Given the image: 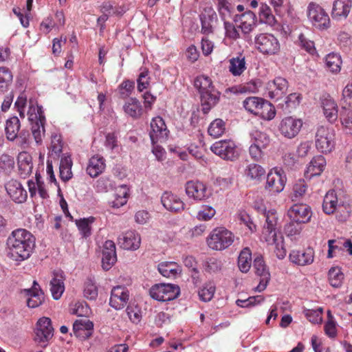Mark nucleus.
<instances>
[{
  "instance_id": "nucleus-35",
  "label": "nucleus",
  "mask_w": 352,
  "mask_h": 352,
  "mask_svg": "<svg viewBox=\"0 0 352 352\" xmlns=\"http://www.w3.org/2000/svg\"><path fill=\"white\" fill-rule=\"evenodd\" d=\"M124 113L133 119L140 118L142 113V107L138 100L135 98H129L124 104Z\"/></svg>"
},
{
  "instance_id": "nucleus-20",
  "label": "nucleus",
  "mask_w": 352,
  "mask_h": 352,
  "mask_svg": "<svg viewBox=\"0 0 352 352\" xmlns=\"http://www.w3.org/2000/svg\"><path fill=\"white\" fill-rule=\"evenodd\" d=\"M5 188L7 193L14 202L21 204L26 201L28 192L17 180H10L6 184Z\"/></svg>"
},
{
  "instance_id": "nucleus-2",
  "label": "nucleus",
  "mask_w": 352,
  "mask_h": 352,
  "mask_svg": "<svg viewBox=\"0 0 352 352\" xmlns=\"http://www.w3.org/2000/svg\"><path fill=\"white\" fill-rule=\"evenodd\" d=\"M194 86L200 94L202 111L206 114L219 102L221 94L214 87L212 80L204 75L195 79Z\"/></svg>"
},
{
  "instance_id": "nucleus-37",
  "label": "nucleus",
  "mask_w": 352,
  "mask_h": 352,
  "mask_svg": "<svg viewBox=\"0 0 352 352\" xmlns=\"http://www.w3.org/2000/svg\"><path fill=\"white\" fill-rule=\"evenodd\" d=\"M72 160L69 155H63L60 162V177L64 182H67L72 179L73 174L72 172Z\"/></svg>"
},
{
  "instance_id": "nucleus-18",
  "label": "nucleus",
  "mask_w": 352,
  "mask_h": 352,
  "mask_svg": "<svg viewBox=\"0 0 352 352\" xmlns=\"http://www.w3.org/2000/svg\"><path fill=\"white\" fill-rule=\"evenodd\" d=\"M161 203L168 211L180 213L185 210V204L177 195L165 191L161 196Z\"/></svg>"
},
{
  "instance_id": "nucleus-48",
  "label": "nucleus",
  "mask_w": 352,
  "mask_h": 352,
  "mask_svg": "<svg viewBox=\"0 0 352 352\" xmlns=\"http://www.w3.org/2000/svg\"><path fill=\"white\" fill-rule=\"evenodd\" d=\"M259 20L261 23L273 26L276 23L275 16L273 15L271 8L266 4H262L259 8Z\"/></svg>"
},
{
  "instance_id": "nucleus-49",
  "label": "nucleus",
  "mask_w": 352,
  "mask_h": 352,
  "mask_svg": "<svg viewBox=\"0 0 352 352\" xmlns=\"http://www.w3.org/2000/svg\"><path fill=\"white\" fill-rule=\"evenodd\" d=\"M226 131L225 122L219 118L213 120L208 129V134L215 138L222 135Z\"/></svg>"
},
{
  "instance_id": "nucleus-52",
  "label": "nucleus",
  "mask_w": 352,
  "mask_h": 352,
  "mask_svg": "<svg viewBox=\"0 0 352 352\" xmlns=\"http://www.w3.org/2000/svg\"><path fill=\"white\" fill-rule=\"evenodd\" d=\"M129 193L126 186H121L115 195V199L111 202V206L115 208L125 205L127 202Z\"/></svg>"
},
{
  "instance_id": "nucleus-24",
  "label": "nucleus",
  "mask_w": 352,
  "mask_h": 352,
  "mask_svg": "<svg viewBox=\"0 0 352 352\" xmlns=\"http://www.w3.org/2000/svg\"><path fill=\"white\" fill-rule=\"evenodd\" d=\"M289 260L293 263L305 266L311 265L314 260V251L312 248L303 250H292L289 254Z\"/></svg>"
},
{
  "instance_id": "nucleus-63",
  "label": "nucleus",
  "mask_w": 352,
  "mask_h": 352,
  "mask_svg": "<svg viewBox=\"0 0 352 352\" xmlns=\"http://www.w3.org/2000/svg\"><path fill=\"white\" fill-rule=\"evenodd\" d=\"M224 29L228 38L236 40L240 37L239 32L233 23L224 21Z\"/></svg>"
},
{
  "instance_id": "nucleus-38",
  "label": "nucleus",
  "mask_w": 352,
  "mask_h": 352,
  "mask_svg": "<svg viewBox=\"0 0 352 352\" xmlns=\"http://www.w3.org/2000/svg\"><path fill=\"white\" fill-rule=\"evenodd\" d=\"M229 63V71L234 76H240L246 69L245 57L242 55L232 58Z\"/></svg>"
},
{
  "instance_id": "nucleus-15",
  "label": "nucleus",
  "mask_w": 352,
  "mask_h": 352,
  "mask_svg": "<svg viewBox=\"0 0 352 352\" xmlns=\"http://www.w3.org/2000/svg\"><path fill=\"white\" fill-rule=\"evenodd\" d=\"M287 89V80L282 77H276L267 82L265 94L270 98L278 100L283 98Z\"/></svg>"
},
{
  "instance_id": "nucleus-1",
  "label": "nucleus",
  "mask_w": 352,
  "mask_h": 352,
  "mask_svg": "<svg viewBox=\"0 0 352 352\" xmlns=\"http://www.w3.org/2000/svg\"><path fill=\"white\" fill-rule=\"evenodd\" d=\"M9 255L16 261H23L29 258L36 246L34 236L25 229L13 230L6 241Z\"/></svg>"
},
{
  "instance_id": "nucleus-44",
  "label": "nucleus",
  "mask_w": 352,
  "mask_h": 352,
  "mask_svg": "<svg viewBox=\"0 0 352 352\" xmlns=\"http://www.w3.org/2000/svg\"><path fill=\"white\" fill-rule=\"evenodd\" d=\"M13 76L11 71L6 67H0V94L6 92L12 85Z\"/></svg>"
},
{
  "instance_id": "nucleus-56",
  "label": "nucleus",
  "mask_w": 352,
  "mask_h": 352,
  "mask_svg": "<svg viewBox=\"0 0 352 352\" xmlns=\"http://www.w3.org/2000/svg\"><path fill=\"white\" fill-rule=\"evenodd\" d=\"M245 175L252 179H259L265 175V169L257 164H249L245 170Z\"/></svg>"
},
{
  "instance_id": "nucleus-32",
  "label": "nucleus",
  "mask_w": 352,
  "mask_h": 352,
  "mask_svg": "<svg viewBox=\"0 0 352 352\" xmlns=\"http://www.w3.org/2000/svg\"><path fill=\"white\" fill-rule=\"evenodd\" d=\"M105 160L102 157L94 155L91 157L87 166V173L92 178L97 177L105 169Z\"/></svg>"
},
{
  "instance_id": "nucleus-29",
  "label": "nucleus",
  "mask_w": 352,
  "mask_h": 352,
  "mask_svg": "<svg viewBox=\"0 0 352 352\" xmlns=\"http://www.w3.org/2000/svg\"><path fill=\"white\" fill-rule=\"evenodd\" d=\"M351 0H336L333 3L331 16L333 19H346L351 8Z\"/></svg>"
},
{
  "instance_id": "nucleus-55",
  "label": "nucleus",
  "mask_w": 352,
  "mask_h": 352,
  "mask_svg": "<svg viewBox=\"0 0 352 352\" xmlns=\"http://www.w3.org/2000/svg\"><path fill=\"white\" fill-rule=\"evenodd\" d=\"M223 263L221 259L210 257L205 261L204 267L206 272L208 273H217L221 270Z\"/></svg>"
},
{
  "instance_id": "nucleus-13",
  "label": "nucleus",
  "mask_w": 352,
  "mask_h": 352,
  "mask_svg": "<svg viewBox=\"0 0 352 352\" xmlns=\"http://www.w3.org/2000/svg\"><path fill=\"white\" fill-rule=\"evenodd\" d=\"M168 130L162 118L157 116L153 118L151 122V131L149 136L152 144H157L158 142H165Z\"/></svg>"
},
{
  "instance_id": "nucleus-5",
  "label": "nucleus",
  "mask_w": 352,
  "mask_h": 352,
  "mask_svg": "<svg viewBox=\"0 0 352 352\" xmlns=\"http://www.w3.org/2000/svg\"><path fill=\"white\" fill-rule=\"evenodd\" d=\"M180 294V288L174 284H155L149 289L151 297L158 301H170L175 299Z\"/></svg>"
},
{
  "instance_id": "nucleus-46",
  "label": "nucleus",
  "mask_w": 352,
  "mask_h": 352,
  "mask_svg": "<svg viewBox=\"0 0 352 352\" xmlns=\"http://www.w3.org/2000/svg\"><path fill=\"white\" fill-rule=\"evenodd\" d=\"M327 257L331 258L343 255L344 249L342 246V238L338 239H330L328 241Z\"/></svg>"
},
{
  "instance_id": "nucleus-39",
  "label": "nucleus",
  "mask_w": 352,
  "mask_h": 352,
  "mask_svg": "<svg viewBox=\"0 0 352 352\" xmlns=\"http://www.w3.org/2000/svg\"><path fill=\"white\" fill-rule=\"evenodd\" d=\"M252 265V252L250 248H243L238 257V267L243 273H247Z\"/></svg>"
},
{
  "instance_id": "nucleus-25",
  "label": "nucleus",
  "mask_w": 352,
  "mask_h": 352,
  "mask_svg": "<svg viewBox=\"0 0 352 352\" xmlns=\"http://www.w3.org/2000/svg\"><path fill=\"white\" fill-rule=\"evenodd\" d=\"M343 206L344 203L338 201L335 190H329L327 192L322 204V209L324 213L331 214L336 212L338 214Z\"/></svg>"
},
{
  "instance_id": "nucleus-4",
  "label": "nucleus",
  "mask_w": 352,
  "mask_h": 352,
  "mask_svg": "<svg viewBox=\"0 0 352 352\" xmlns=\"http://www.w3.org/2000/svg\"><path fill=\"white\" fill-rule=\"evenodd\" d=\"M234 234L224 227H218L212 230L207 238L208 246L217 251L228 248L234 241Z\"/></svg>"
},
{
  "instance_id": "nucleus-47",
  "label": "nucleus",
  "mask_w": 352,
  "mask_h": 352,
  "mask_svg": "<svg viewBox=\"0 0 352 352\" xmlns=\"http://www.w3.org/2000/svg\"><path fill=\"white\" fill-rule=\"evenodd\" d=\"M217 10L221 19L224 21H226L227 19L232 18L234 8L227 0H218Z\"/></svg>"
},
{
  "instance_id": "nucleus-9",
  "label": "nucleus",
  "mask_w": 352,
  "mask_h": 352,
  "mask_svg": "<svg viewBox=\"0 0 352 352\" xmlns=\"http://www.w3.org/2000/svg\"><path fill=\"white\" fill-rule=\"evenodd\" d=\"M316 146L322 153L331 152L335 146L333 131L329 127L320 126L316 133Z\"/></svg>"
},
{
  "instance_id": "nucleus-7",
  "label": "nucleus",
  "mask_w": 352,
  "mask_h": 352,
  "mask_svg": "<svg viewBox=\"0 0 352 352\" xmlns=\"http://www.w3.org/2000/svg\"><path fill=\"white\" fill-rule=\"evenodd\" d=\"M307 17L312 25L319 30L330 26V19L325 10L318 4L311 2L307 7Z\"/></svg>"
},
{
  "instance_id": "nucleus-50",
  "label": "nucleus",
  "mask_w": 352,
  "mask_h": 352,
  "mask_svg": "<svg viewBox=\"0 0 352 352\" xmlns=\"http://www.w3.org/2000/svg\"><path fill=\"white\" fill-rule=\"evenodd\" d=\"M84 296L91 300H95L98 296V287L96 283L91 277H87L85 284L83 290Z\"/></svg>"
},
{
  "instance_id": "nucleus-17",
  "label": "nucleus",
  "mask_w": 352,
  "mask_h": 352,
  "mask_svg": "<svg viewBox=\"0 0 352 352\" xmlns=\"http://www.w3.org/2000/svg\"><path fill=\"white\" fill-rule=\"evenodd\" d=\"M253 267L256 274L260 276L259 283L256 287V290L261 292L266 288L270 280V273L261 256H257L254 258Z\"/></svg>"
},
{
  "instance_id": "nucleus-10",
  "label": "nucleus",
  "mask_w": 352,
  "mask_h": 352,
  "mask_svg": "<svg viewBox=\"0 0 352 352\" xmlns=\"http://www.w3.org/2000/svg\"><path fill=\"white\" fill-rule=\"evenodd\" d=\"M34 333L35 342L42 346H46L47 343L54 336L51 320L47 317L41 318L36 322Z\"/></svg>"
},
{
  "instance_id": "nucleus-53",
  "label": "nucleus",
  "mask_w": 352,
  "mask_h": 352,
  "mask_svg": "<svg viewBox=\"0 0 352 352\" xmlns=\"http://www.w3.org/2000/svg\"><path fill=\"white\" fill-rule=\"evenodd\" d=\"M263 237L268 245H274L278 241L279 237L283 236L276 228H267L263 226Z\"/></svg>"
},
{
  "instance_id": "nucleus-36",
  "label": "nucleus",
  "mask_w": 352,
  "mask_h": 352,
  "mask_svg": "<svg viewBox=\"0 0 352 352\" xmlns=\"http://www.w3.org/2000/svg\"><path fill=\"white\" fill-rule=\"evenodd\" d=\"M50 291L54 300H58L65 291L64 279L61 274L54 273V276L50 280Z\"/></svg>"
},
{
  "instance_id": "nucleus-59",
  "label": "nucleus",
  "mask_w": 352,
  "mask_h": 352,
  "mask_svg": "<svg viewBox=\"0 0 352 352\" xmlns=\"http://www.w3.org/2000/svg\"><path fill=\"white\" fill-rule=\"evenodd\" d=\"M306 318L314 324H319L322 322V309H305L304 311Z\"/></svg>"
},
{
  "instance_id": "nucleus-8",
  "label": "nucleus",
  "mask_w": 352,
  "mask_h": 352,
  "mask_svg": "<svg viewBox=\"0 0 352 352\" xmlns=\"http://www.w3.org/2000/svg\"><path fill=\"white\" fill-rule=\"evenodd\" d=\"M255 46L263 54L274 55L280 50L278 39L271 34L262 33L254 39Z\"/></svg>"
},
{
  "instance_id": "nucleus-33",
  "label": "nucleus",
  "mask_w": 352,
  "mask_h": 352,
  "mask_svg": "<svg viewBox=\"0 0 352 352\" xmlns=\"http://www.w3.org/2000/svg\"><path fill=\"white\" fill-rule=\"evenodd\" d=\"M324 115L331 122L338 118V106L334 100L329 96H323L321 100Z\"/></svg>"
},
{
  "instance_id": "nucleus-45",
  "label": "nucleus",
  "mask_w": 352,
  "mask_h": 352,
  "mask_svg": "<svg viewBox=\"0 0 352 352\" xmlns=\"http://www.w3.org/2000/svg\"><path fill=\"white\" fill-rule=\"evenodd\" d=\"M95 217H89L88 218L80 219L76 221V225L82 237L87 238L91 236V225L95 221Z\"/></svg>"
},
{
  "instance_id": "nucleus-6",
  "label": "nucleus",
  "mask_w": 352,
  "mask_h": 352,
  "mask_svg": "<svg viewBox=\"0 0 352 352\" xmlns=\"http://www.w3.org/2000/svg\"><path fill=\"white\" fill-rule=\"evenodd\" d=\"M210 150L223 160L234 161L239 156V151L231 140H223L214 142Z\"/></svg>"
},
{
  "instance_id": "nucleus-27",
  "label": "nucleus",
  "mask_w": 352,
  "mask_h": 352,
  "mask_svg": "<svg viewBox=\"0 0 352 352\" xmlns=\"http://www.w3.org/2000/svg\"><path fill=\"white\" fill-rule=\"evenodd\" d=\"M25 292L29 296L27 300V305L30 308L38 307L44 301V293L36 280L33 282L32 288L25 289Z\"/></svg>"
},
{
  "instance_id": "nucleus-51",
  "label": "nucleus",
  "mask_w": 352,
  "mask_h": 352,
  "mask_svg": "<svg viewBox=\"0 0 352 352\" xmlns=\"http://www.w3.org/2000/svg\"><path fill=\"white\" fill-rule=\"evenodd\" d=\"M329 281L330 285L333 287H339L341 286L344 279V274L338 267H333L329 270L328 273Z\"/></svg>"
},
{
  "instance_id": "nucleus-62",
  "label": "nucleus",
  "mask_w": 352,
  "mask_h": 352,
  "mask_svg": "<svg viewBox=\"0 0 352 352\" xmlns=\"http://www.w3.org/2000/svg\"><path fill=\"white\" fill-rule=\"evenodd\" d=\"M301 223H297L292 221L285 225V231L288 236H295L300 233L302 230Z\"/></svg>"
},
{
  "instance_id": "nucleus-43",
  "label": "nucleus",
  "mask_w": 352,
  "mask_h": 352,
  "mask_svg": "<svg viewBox=\"0 0 352 352\" xmlns=\"http://www.w3.org/2000/svg\"><path fill=\"white\" fill-rule=\"evenodd\" d=\"M20 129V122L16 116L10 118L6 121V133L7 138L13 141L17 137Z\"/></svg>"
},
{
  "instance_id": "nucleus-57",
  "label": "nucleus",
  "mask_w": 352,
  "mask_h": 352,
  "mask_svg": "<svg viewBox=\"0 0 352 352\" xmlns=\"http://www.w3.org/2000/svg\"><path fill=\"white\" fill-rule=\"evenodd\" d=\"M258 210L261 211L265 218V224L264 226L267 228H276L277 215L274 210L266 211L265 208L258 207Z\"/></svg>"
},
{
  "instance_id": "nucleus-22",
  "label": "nucleus",
  "mask_w": 352,
  "mask_h": 352,
  "mask_svg": "<svg viewBox=\"0 0 352 352\" xmlns=\"http://www.w3.org/2000/svg\"><path fill=\"white\" fill-rule=\"evenodd\" d=\"M117 261L116 245L113 241L107 240L103 245L102 267L107 271L110 270Z\"/></svg>"
},
{
  "instance_id": "nucleus-21",
  "label": "nucleus",
  "mask_w": 352,
  "mask_h": 352,
  "mask_svg": "<svg viewBox=\"0 0 352 352\" xmlns=\"http://www.w3.org/2000/svg\"><path fill=\"white\" fill-rule=\"evenodd\" d=\"M141 243L140 236L133 230L126 231L118 237V244L127 250H136Z\"/></svg>"
},
{
  "instance_id": "nucleus-42",
  "label": "nucleus",
  "mask_w": 352,
  "mask_h": 352,
  "mask_svg": "<svg viewBox=\"0 0 352 352\" xmlns=\"http://www.w3.org/2000/svg\"><path fill=\"white\" fill-rule=\"evenodd\" d=\"M256 116L265 120H271L276 116L275 107L272 103L263 99Z\"/></svg>"
},
{
  "instance_id": "nucleus-14",
  "label": "nucleus",
  "mask_w": 352,
  "mask_h": 352,
  "mask_svg": "<svg viewBox=\"0 0 352 352\" xmlns=\"http://www.w3.org/2000/svg\"><path fill=\"white\" fill-rule=\"evenodd\" d=\"M290 220L297 223H307L312 215L311 207L305 204H295L287 211Z\"/></svg>"
},
{
  "instance_id": "nucleus-54",
  "label": "nucleus",
  "mask_w": 352,
  "mask_h": 352,
  "mask_svg": "<svg viewBox=\"0 0 352 352\" xmlns=\"http://www.w3.org/2000/svg\"><path fill=\"white\" fill-rule=\"evenodd\" d=\"M263 98L258 97H248L243 102V107L249 112L257 115Z\"/></svg>"
},
{
  "instance_id": "nucleus-31",
  "label": "nucleus",
  "mask_w": 352,
  "mask_h": 352,
  "mask_svg": "<svg viewBox=\"0 0 352 352\" xmlns=\"http://www.w3.org/2000/svg\"><path fill=\"white\" fill-rule=\"evenodd\" d=\"M19 174L22 178L28 177L32 171V158L27 152H21L18 155Z\"/></svg>"
},
{
  "instance_id": "nucleus-41",
  "label": "nucleus",
  "mask_w": 352,
  "mask_h": 352,
  "mask_svg": "<svg viewBox=\"0 0 352 352\" xmlns=\"http://www.w3.org/2000/svg\"><path fill=\"white\" fill-rule=\"evenodd\" d=\"M342 59L336 53H330L325 57L326 67L332 73L337 74L341 69Z\"/></svg>"
},
{
  "instance_id": "nucleus-58",
  "label": "nucleus",
  "mask_w": 352,
  "mask_h": 352,
  "mask_svg": "<svg viewBox=\"0 0 352 352\" xmlns=\"http://www.w3.org/2000/svg\"><path fill=\"white\" fill-rule=\"evenodd\" d=\"M264 301L262 296H250L245 300L238 299L236 304L241 307H250Z\"/></svg>"
},
{
  "instance_id": "nucleus-26",
  "label": "nucleus",
  "mask_w": 352,
  "mask_h": 352,
  "mask_svg": "<svg viewBox=\"0 0 352 352\" xmlns=\"http://www.w3.org/2000/svg\"><path fill=\"white\" fill-rule=\"evenodd\" d=\"M233 19L235 22H240L239 27L244 34H248L256 25V16L253 12L249 10L241 14H235Z\"/></svg>"
},
{
  "instance_id": "nucleus-12",
  "label": "nucleus",
  "mask_w": 352,
  "mask_h": 352,
  "mask_svg": "<svg viewBox=\"0 0 352 352\" xmlns=\"http://www.w3.org/2000/svg\"><path fill=\"white\" fill-rule=\"evenodd\" d=\"M283 171L277 168L271 170L266 179L265 189L272 194L279 193L284 189L286 177L283 175Z\"/></svg>"
},
{
  "instance_id": "nucleus-28",
  "label": "nucleus",
  "mask_w": 352,
  "mask_h": 352,
  "mask_svg": "<svg viewBox=\"0 0 352 352\" xmlns=\"http://www.w3.org/2000/svg\"><path fill=\"white\" fill-rule=\"evenodd\" d=\"M201 23V32L204 34H209L213 32V27L217 21V16L212 9L205 10L204 13L200 14Z\"/></svg>"
},
{
  "instance_id": "nucleus-3",
  "label": "nucleus",
  "mask_w": 352,
  "mask_h": 352,
  "mask_svg": "<svg viewBox=\"0 0 352 352\" xmlns=\"http://www.w3.org/2000/svg\"><path fill=\"white\" fill-rule=\"evenodd\" d=\"M28 120L32 125V133L37 144L43 142V137L45 134V116L41 106H34V101L30 100L29 109L28 111Z\"/></svg>"
},
{
  "instance_id": "nucleus-60",
  "label": "nucleus",
  "mask_w": 352,
  "mask_h": 352,
  "mask_svg": "<svg viewBox=\"0 0 352 352\" xmlns=\"http://www.w3.org/2000/svg\"><path fill=\"white\" fill-rule=\"evenodd\" d=\"M252 137L254 140L252 144L258 145L264 148L270 143V138L265 133L256 131L252 134Z\"/></svg>"
},
{
  "instance_id": "nucleus-34",
  "label": "nucleus",
  "mask_w": 352,
  "mask_h": 352,
  "mask_svg": "<svg viewBox=\"0 0 352 352\" xmlns=\"http://www.w3.org/2000/svg\"><path fill=\"white\" fill-rule=\"evenodd\" d=\"M159 272L166 278H176L182 272L181 267L175 262H162L157 267Z\"/></svg>"
},
{
  "instance_id": "nucleus-23",
  "label": "nucleus",
  "mask_w": 352,
  "mask_h": 352,
  "mask_svg": "<svg viewBox=\"0 0 352 352\" xmlns=\"http://www.w3.org/2000/svg\"><path fill=\"white\" fill-rule=\"evenodd\" d=\"M94 330V323L87 318L76 320L73 324L74 335L81 339L85 340L89 338Z\"/></svg>"
},
{
  "instance_id": "nucleus-11",
  "label": "nucleus",
  "mask_w": 352,
  "mask_h": 352,
  "mask_svg": "<svg viewBox=\"0 0 352 352\" xmlns=\"http://www.w3.org/2000/svg\"><path fill=\"white\" fill-rule=\"evenodd\" d=\"M186 195L195 201H204L211 196L207 186L198 180L188 181L185 184Z\"/></svg>"
},
{
  "instance_id": "nucleus-16",
  "label": "nucleus",
  "mask_w": 352,
  "mask_h": 352,
  "mask_svg": "<svg viewBox=\"0 0 352 352\" xmlns=\"http://www.w3.org/2000/svg\"><path fill=\"white\" fill-rule=\"evenodd\" d=\"M302 126V120L289 116L281 120L279 131L283 136L292 139L298 134Z\"/></svg>"
},
{
  "instance_id": "nucleus-30",
  "label": "nucleus",
  "mask_w": 352,
  "mask_h": 352,
  "mask_svg": "<svg viewBox=\"0 0 352 352\" xmlns=\"http://www.w3.org/2000/svg\"><path fill=\"white\" fill-rule=\"evenodd\" d=\"M326 166V160L322 155H317L311 160L305 173L307 178L320 175Z\"/></svg>"
},
{
  "instance_id": "nucleus-61",
  "label": "nucleus",
  "mask_w": 352,
  "mask_h": 352,
  "mask_svg": "<svg viewBox=\"0 0 352 352\" xmlns=\"http://www.w3.org/2000/svg\"><path fill=\"white\" fill-rule=\"evenodd\" d=\"M215 287L212 285H207L199 290L198 294L199 298L204 301H210L214 296Z\"/></svg>"
},
{
  "instance_id": "nucleus-64",
  "label": "nucleus",
  "mask_w": 352,
  "mask_h": 352,
  "mask_svg": "<svg viewBox=\"0 0 352 352\" xmlns=\"http://www.w3.org/2000/svg\"><path fill=\"white\" fill-rule=\"evenodd\" d=\"M215 210L211 206H205L201 210L199 211L197 218L201 221H208L215 214Z\"/></svg>"
},
{
  "instance_id": "nucleus-40",
  "label": "nucleus",
  "mask_w": 352,
  "mask_h": 352,
  "mask_svg": "<svg viewBox=\"0 0 352 352\" xmlns=\"http://www.w3.org/2000/svg\"><path fill=\"white\" fill-rule=\"evenodd\" d=\"M63 141L60 133H53L51 135V144L50 146V152L54 157H59L63 151Z\"/></svg>"
},
{
  "instance_id": "nucleus-19",
  "label": "nucleus",
  "mask_w": 352,
  "mask_h": 352,
  "mask_svg": "<svg viewBox=\"0 0 352 352\" xmlns=\"http://www.w3.org/2000/svg\"><path fill=\"white\" fill-rule=\"evenodd\" d=\"M129 298V290L123 286L114 287L111 292L109 305L116 310L125 307Z\"/></svg>"
}]
</instances>
